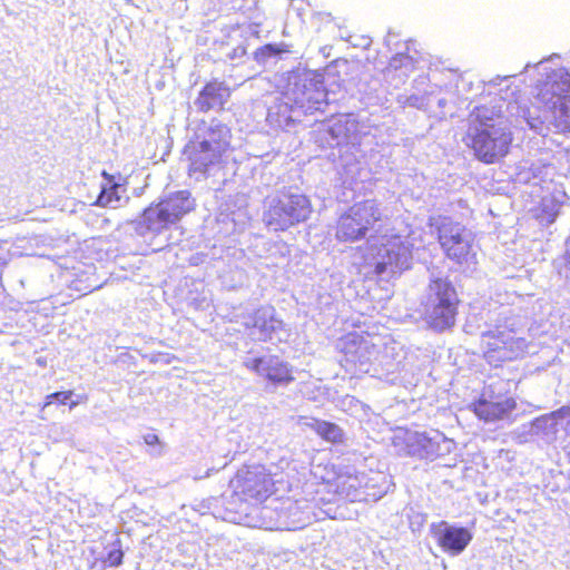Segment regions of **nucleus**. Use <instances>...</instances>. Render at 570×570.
<instances>
[{"label": "nucleus", "instance_id": "f257e3e1", "mask_svg": "<svg viewBox=\"0 0 570 570\" xmlns=\"http://www.w3.org/2000/svg\"><path fill=\"white\" fill-rule=\"evenodd\" d=\"M524 118L535 130L550 122L557 132H570V83L553 77L538 81Z\"/></svg>", "mask_w": 570, "mask_h": 570}, {"label": "nucleus", "instance_id": "f03ea898", "mask_svg": "<svg viewBox=\"0 0 570 570\" xmlns=\"http://www.w3.org/2000/svg\"><path fill=\"white\" fill-rule=\"evenodd\" d=\"M230 129L216 121L196 134L184 147L189 176H207L216 167H222L230 146Z\"/></svg>", "mask_w": 570, "mask_h": 570}, {"label": "nucleus", "instance_id": "7ed1b4c3", "mask_svg": "<svg viewBox=\"0 0 570 570\" xmlns=\"http://www.w3.org/2000/svg\"><path fill=\"white\" fill-rule=\"evenodd\" d=\"M265 204L263 222L274 232H285L306 222L313 212L312 202L305 194L286 188L267 197Z\"/></svg>", "mask_w": 570, "mask_h": 570}, {"label": "nucleus", "instance_id": "20e7f679", "mask_svg": "<svg viewBox=\"0 0 570 570\" xmlns=\"http://www.w3.org/2000/svg\"><path fill=\"white\" fill-rule=\"evenodd\" d=\"M423 305L428 325L434 331L443 332L455 325L461 298L448 277H435L428 284Z\"/></svg>", "mask_w": 570, "mask_h": 570}, {"label": "nucleus", "instance_id": "39448f33", "mask_svg": "<svg viewBox=\"0 0 570 570\" xmlns=\"http://www.w3.org/2000/svg\"><path fill=\"white\" fill-rule=\"evenodd\" d=\"M429 226L434 229L438 243L446 258L459 265L475 258L474 237L466 226L450 216L431 218Z\"/></svg>", "mask_w": 570, "mask_h": 570}, {"label": "nucleus", "instance_id": "423d86ee", "mask_svg": "<svg viewBox=\"0 0 570 570\" xmlns=\"http://www.w3.org/2000/svg\"><path fill=\"white\" fill-rule=\"evenodd\" d=\"M196 208V202L189 190H177L157 203H151L141 213L140 226L148 232L159 234L170 225L178 223Z\"/></svg>", "mask_w": 570, "mask_h": 570}, {"label": "nucleus", "instance_id": "0eeeda50", "mask_svg": "<svg viewBox=\"0 0 570 570\" xmlns=\"http://www.w3.org/2000/svg\"><path fill=\"white\" fill-rule=\"evenodd\" d=\"M525 350V340L512 328L497 326L480 336L481 357L492 368L521 358Z\"/></svg>", "mask_w": 570, "mask_h": 570}, {"label": "nucleus", "instance_id": "6e6552de", "mask_svg": "<svg viewBox=\"0 0 570 570\" xmlns=\"http://www.w3.org/2000/svg\"><path fill=\"white\" fill-rule=\"evenodd\" d=\"M228 485L232 499L239 503L259 504L276 492L272 474L259 465L238 469Z\"/></svg>", "mask_w": 570, "mask_h": 570}, {"label": "nucleus", "instance_id": "1a4fd4ad", "mask_svg": "<svg viewBox=\"0 0 570 570\" xmlns=\"http://www.w3.org/2000/svg\"><path fill=\"white\" fill-rule=\"evenodd\" d=\"M380 220L382 212L376 200L365 199L355 203L337 218L334 236L340 243L361 240Z\"/></svg>", "mask_w": 570, "mask_h": 570}, {"label": "nucleus", "instance_id": "9d476101", "mask_svg": "<svg viewBox=\"0 0 570 570\" xmlns=\"http://www.w3.org/2000/svg\"><path fill=\"white\" fill-rule=\"evenodd\" d=\"M481 125L482 128L470 136V147L478 159L485 164H494L508 155L512 134L507 127L494 122Z\"/></svg>", "mask_w": 570, "mask_h": 570}, {"label": "nucleus", "instance_id": "9b49d317", "mask_svg": "<svg viewBox=\"0 0 570 570\" xmlns=\"http://www.w3.org/2000/svg\"><path fill=\"white\" fill-rule=\"evenodd\" d=\"M517 400L509 392L494 393L490 387L473 402L474 414L484 422H495L508 419L517 409Z\"/></svg>", "mask_w": 570, "mask_h": 570}, {"label": "nucleus", "instance_id": "f8f14e48", "mask_svg": "<svg viewBox=\"0 0 570 570\" xmlns=\"http://www.w3.org/2000/svg\"><path fill=\"white\" fill-rule=\"evenodd\" d=\"M245 365L274 386H287L295 381L293 365L278 355L257 356Z\"/></svg>", "mask_w": 570, "mask_h": 570}, {"label": "nucleus", "instance_id": "ddd939ff", "mask_svg": "<svg viewBox=\"0 0 570 570\" xmlns=\"http://www.w3.org/2000/svg\"><path fill=\"white\" fill-rule=\"evenodd\" d=\"M393 444L400 449L403 455L416 459H434L438 456L440 444L428 435L426 432L405 430L395 435Z\"/></svg>", "mask_w": 570, "mask_h": 570}, {"label": "nucleus", "instance_id": "4468645a", "mask_svg": "<svg viewBox=\"0 0 570 570\" xmlns=\"http://www.w3.org/2000/svg\"><path fill=\"white\" fill-rule=\"evenodd\" d=\"M432 532L438 546L452 556L464 551L472 540V533L466 528L449 525L444 521L433 525Z\"/></svg>", "mask_w": 570, "mask_h": 570}, {"label": "nucleus", "instance_id": "2eb2a0df", "mask_svg": "<svg viewBox=\"0 0 570 570\" xmlns=\"http://www.w3.org/2000/svg\"><path fill=\"white\" fill-rule=\"evenodd\" d=\"M229 97L230 88L218 79H212L200 89L195 104L202 112H208L214 108L224 110Z\"/></svg>", "mask_w": 570, "mask_h": 570}, {"label": "nucleus", "instance_id": "dca6fc26", "mask_svg": "<svg viewBox=\"0 0 570 570\" xmlns=\"http://www.w3.org/2000/svg\"><path fill=\"white\" fill-rule=\"evenodd\" d=\"M250 327L257 330L261 341L267 342L273 338L276 332L283 328V322L275 316L273 311L258 308L253 314Z\"/></svg>", "mask_w": 570, "mask_h": 570}, {"label": "nucleus", "instance_id": "f3484780", "mask_svg": "<svg viewBox=\"0 0 570 570\" xmlns=\"http://www.w3.org/2000/svg\"><path fill=\"white\" fill-rule=\"evenodd\" d=\"M293 110V104L285 100H278L268 109L266 119L272 127L285 129L294 124V119L292 117Z\"/></svg>", "mask_w": 570, "mask_h": 570}, {"label": "nucleus", "instance_id": "a211bd4d", "mask_svg": "<svg viewBox=\"0 0 570 570\" xmlns=\"http://www.w3.org/2000/svg\"><path fill=\"white\" fill-rule=\"evenodd\" d=\"M404 249V244L402 242H390L382 246L381 250L383 261L379 262L374 266L375 275L380 276L384 274L389 267L397 265L402 250Z\"/></svg>", "mask_w": 570, "mask_h": 570}, {"label": "nucleus", "instance_id": "6ab92c4d", "mask_svg": "<svg viewBox=\"0 0 570 570\" xmlns=\"http://www.w3.org/2000/svg\"><path fill=\"white\" fill-rule=\"evenodd\" d=\"M309 426L322 440L326 442L341 444L345 440L344 431L333 422L315 420Z\"/></svg>", "mask_w": 570, "mask_h": 570}, {"label": "nucleus", "instance_id": "aec40b11", "mask_svg": "<svg viewBox=\"0 0 570 570\" xmlns=\"http://www.w3.org/2000/svg\"><path fill=\"white\" fill-rule=\"evenodd\" d=\"M101 176L106 179V185L101 187L98 198L95 202V205L99 207H108L115 202L120 200V196L118 195V188L120 184L116 181L114 175L102 170Z\"/></svg>", "mask_w": 570, "mask_h": 570}, {"label": "nucleus", "instance_id": "412c9836", "mask_svg": "<svg viewBox=\"0 0 570 570\" xmlns=\"http://www.w3.org/2000/svg\"><path fill=\"white\" fill-rule=\"evenodd\" d=\"M360 485L357 475L350 472H340L333 480L334 492L346 498L355 494Z\"/></svg>", "mask_w": 570, "mask_h": 570}, {"label": "nucleus", "instance_id": "4be33fe9", "mask_svg": "<svg viewBox=\"0 0 570 570\" xmlns=\"http://www.w3.org/2000/svg\"><path fill=\"white\" fill-rule=\"evenodd\" d=\"M532 217L541 225H550L554 223L558 216V209L552 202L542 200L531 209Z\"/></svg>", "mask_w": 570, "mask_h": 570}, {"label": "nucleus", "instance_id": "5701e85b", "mask_svg": "<svg viewBox=\"0 0 570 570\" xmlns=\"http://www.w3.org/2000/svg\"><path fill=\"white\" fill-rule=\"evenodd\" d=\"M365 343L364 335L357 332H350L340 338L341 352L344 354H357Z\"/></svg>", "mask_w": 570, "mask_h": 570}, {"label": "nucleus", "instance_id": "b1692460", "mask_svg": "<svg viewBox=\"0 0 570 570\" xmlns=\"http://www.w3.org/2000/svg\"><path fill=\"white\" fill-rule=\"evenodd\" d=\"M73 395V391L67 390V391H60V392H53L51 394H48L45 399L43 404L41 405V409L51 405L55 401L60 405H69V409L76 407L79 402L72 401L71 397Z\"/></svg>", "mask_w": 570, "mask_h": 570}, {"label": "nucleus", "instance_id": "393cba45", "mask_svg": "<svg viewBox=\"0 0 570 570\" xmlns=\"http://www.w3.org/2000/svg\"><path fill=\"white\" fill-rule=\"evenodd\" d=\"M115 546L116 547L102 559V563L106 567H119L122 563L124 551L121 549L120 540H116Z\"/></svg>", "mask_w": 570, "mask_h": 570}, {"label": "nucleus", "instance_id": "a878e982", "mask_svg": "<svg viewBox=\"0 0 570 570\" xmlns=\"http://www.w3.org/2000/svg\"><path fill=\"white\" fill-rule=\"evenodd\" d=\"M410 59L411 58H410L409 55L401 53V55L392 57V59L390 60L389 65H390V67L396 69V68H399L403 63L404 60H410Z\"/></svg>", "mask_w": 570, "mask_h": 570}, {"label": "nucleus", "instance_id": "bb28decb", "mask_svg": "<svg viewBox=\"0 0 570 570\" xmlns=\"http://www.w3.org/2000/svg\"><path fill=\"white\" fill-rule=\"evenodd\" d=\"M264 52H266L268 56L271 55H278L281 52H288L286 48H279L274 45H266L262 48Z\"/></svg>", "mask_w": 570, "mask_h": 570}, {"label": "nucleus", "instance_id": "cd10ccee", "mask_svg": "<svg viewBox=\"0 0 570 570\" xmlns=\"http://www.w3.org/2000/svg\"><path fill=\"white\" fill-rule=\"evenodd\" d=\"M144 440L146 442V444L148 445H156V444H159V438L157 434L155 433H148L144 436Z\"/></svg>", "mask_w": 570, "mask_h": 570}, {"label": "nucleus", "instance_id": "c85d7f7f", "mask_svg": "<svg viewBox=\"0 0 570 570\" xmlns=\"http://www.w3.org/2000/svg\"><path fill=\"white\" fill-rule=\"evenodd\" d=\"M558 412L563 416H568L570 423V406H562Z\"/></svg>", "mask_w": 570, "mask_h": 570}, {"label": "nucleus", "instance_id": "c756f323", "mask_svg": "<svg viewBox=\"0 0 570 570\" xmlns=\"http://www.w3.org/2000/svg\"><path fill=\"white\" fill-rule=\"evenodd\" d=\"M474 112H475L476 117H478V118H480V116H481V114H480V112H481V108H480V107H476V108L474 109Z\"/></svg>", "mask_w": 570, "mask_h": 570}]
</instances>
